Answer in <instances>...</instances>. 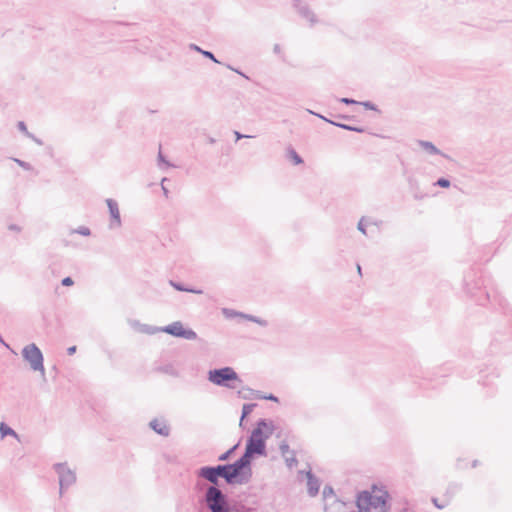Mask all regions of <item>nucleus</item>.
Wrapping results in <instances>:
<instances>
[{"mask_svg":"<svg viewBox=\"0 0 512 512\" xmlns=\"http://www.w3.org/2000/svg\"><path fill=\"white\" fill-rule=\"evenodd\" d=\"M209 380L216 385L228 386L229 381L238 380V374L231 368L214 369L209 372Z\"/></svg>","mask_w":512,"mask_h":512,"instance_id":"nucleus-5","label":"nucleus"},{"mask_svg":"<svg viewBox=\"0 0 512 512\" xmlns=\"http://www.w3.org/2000/svg\"><path fill=\"white\" fill-rule=\"evenodd\" d=\"M18 128H20V130L23 131L24 133H27V126L25 123L18 122Z\"/></svg>","mask_w":512,"mask_h":512,"instance_id":"nucleus-19","label":"nucleus"},{"mask_svg":"<svg viewBox=\"0 0 512 512\" xmlns=\"http://www.w3.org/2000/svg\"><path fill=\"white\" fill-rule=\"evenodd\" d=\"M342 127L347 128V129H354V130L360 131V129H355V128H352V127L347 126V125H342Z\"/></svg>","mask_w":512,"mask_h":512,"instance_id":"nucleus-26","label":"nucleus"},{"mask_svg":"<svg viewBox=\"0 0 512 512\" xmlns=\"http://www.w3.org/2000/svg\"><path fill=\"white\" fill-rule=\"evenodd\" d=\"M421 146L428 151L431 154H437L438 150L435 148V146L430 142H422Z\"/></svg>","mask_w":512,"mask_h":512,"instance_id":"nucleus-15","label":"nucleus"},{"mask_svg":"<svg viewBox=\"0 0 512 512\" xmlns=\"http://www.w3.org/2000/svg\"><path fill=\"white\" fill-rule=\"evenodd\" d=\"M204 55L213 58V54L211 52H204Z\"/></svg>","mask_w":512,"mask_h":512,"instance_id":"nucleus-25","label":"nucleus"},{"mask_svg":"<svg viewBox=\"0 0 512 512\" xmlns=\"http://www.w3.org/2000/svg\"><path fill=\"white\" fill-rule=\"evenodd\" d=\"M206 501L212 512L224 511V497L219 489L210 487L207 491Z\"/></svg>","mask_w":512,"mask_h":512,"instance_id":"nucleus-6","label":"nucleus"},{"mask_svg":"<svg viewBox=\"0 0 512 512\" xmlns=\"http://www.w3.org/2000/svg\"><path fill=\"white\" fill-rule=\"evenodd\" d=\"M16 162H17L18 164H20L22 167H24V168H26V169H30V166H29L27 163H25V162H23V161H20V160H16Z\"/></svg>","mask_w":512,"mask_h":512,"instance_id":"nucleus-20","label":"nucleus"},{"mask_svg":"<svg viewBox=\"0 0 512 512\" xmlns=\"http://www.w3.org/2000/svg\"><path fill=\"white\" fill-rule=\"evenodd\" d=\"M75 351H76V346H72V347L68 348V353H69V355L74 354V353H75Z\"/></svg>","mask_w":512,"mask_h":512,"instance_id":"nucleus-22","label":"nucleus"},{"mask_svg":"<svg viewBox=\"0 0 512 512\" xmlns=\"http://www.w3.org/2000/svg\"><path fill=\"white\" fill-rule=\"evenodd\" d=\"M287 158L295 165L302 163V158L293 149L287 151Z\"/></svg>","mask_w":512,"mask_h":512,"instance_id":"nucleus-12","label":"nucleus"},{"mask_svg":"<svg viewBox=\"0 0 512 512\" xmlns=\"http://www.w3.org/2000/svg\"><path fill=\"white\" fill-rule=\"evenodd\" d=\"M107 205L109 207V212H110V215H111L113 221L115 222L116 225H119L120 224V214H119V209H118L116 202L109 199V200H107Z\"/></svg>","mask_w":512,"mask_h":512,"instance_id":"nucleus-10","label":"nucleus"},{"mask_svg":"<svg viewBox=\"0 0 512 512\" xmlns=\"http://www.w3.org/2000/svg\"><path fill=\"white\" fill-rule=\"evenodd\" d=\"M388 498L386 490L373 486L369 491L359 493L356 500L357 508L359 512H383Z\"/></svg>","mask_w":512,"mask_h":512,"instance_id":"nucleus-1","label":"nucleus"},{"mask_svg":"<svg viewBox=\"0 0 512 512\" xmlns=\"http://www.w3.org/2000/svg\"><path fill=\"white\" fill-rule=\"evenodd\" d=\"M23 356L30 366L44 374L43 356L35 344H30L23 349Z\"/></svg>","mask_w":512,"mask_h":512,"instance_id":"nucleus-4","label":"nucleus"},{"mask_svg":"<svg viewBox=\"0 0 512 512\" xmlns=\"http://www.w3.org/2000/svg\"><path fill=\"white\" fill-rule=\"evenodd\" d=\"M74 480H75V476L72 472H67V473L63 474L60 478L61 489H63L65 483H70V482H73Z\"/></svg>","mask_w":512,"mask_h":512,"instance_id":"nucleus-14","label":"nucleus"},{"mask_svg":"<svg viewBox=\"0 0 512 512\" xmlns=\"http://www.w3.org/2000/svg\"><path fill=\"white\" fill-rule=\"evenodd\" d=\"M200 475L212 483H217L219 476L224 477V472L222 470V466H218L217 468H203Z\"/></svg>","mask_w":512,"mask_h":512,"instance_id":"nucleus-8","label":"nucleus"},{"mask_svg":"<svg viewBox=\"0 0 512 512\" xmlns=\"http://www.w3.org/2000/svg\"><path fill=\"white\" fill-rule=\"evenodd\" d=\"M79 232L83 235H88L89 234V230L88 228H82L81 230H79Z\"/></svg>","mask_w":512,"mask_h":512,"instance_id":"nucleus-23","label":"nucleus"},{"mask_svg":"<svg viewBox=\"0 0 512 512\" xmlns=\"http://www.w3.org/2000/svg\"><path fill=\"white\" fill-rule=\"evenodd\" d=\"M342 102H344V103H355V101H354V100H350V99H348V98H344V99H342Z\"/></svg>","mask_w":512,"mask_h":512,"instance_id":"nucleus-24","label":"nucleus"},{"mask_svg":"<svg viewBox=\"0 0 512 512\" xmlns=\"http://www.w3.org/2000/svg\"><path fill=\"white\" fill-rule=\"evenodd\" d=\"M280 448L282 455L286 458L287 461L295 462L294 452L290 449L288 444L283 443L281 444Z\"/></svg>","mask_w":512,"mask_h":512,"instance_id":"nucleus-11","label":"nucleus"},{"mask_svg":"<svg viewBox=\"0 0 512 512\" xmlns=\"http://www.w3.org/2000/svg\"><path fill=\"white\" fill-rule=\"evenodd\" d=\"M274 52L275 53H282V48L280 45H275L274 46Z\"/></svg>","mask_w":512,"mask_h":512,"instance_id":"nucleus-21","label":"nucleus"},{"mask_svg":"<svg viewBox=\"0 0 512 512\" xmlns=\"http://www.w3.org/2000/svg\"><path fill=\"white\" fill-rule=\"evenodd\" d=\"M250 458L243 455V457L235 464L222 466L224 478L228 483H241L249 478L251 475Z\"/></svg>","mask_w":512,"mask_h":512,"instance_id":"nucleus-3","label":"nucleus"},{"mask_svg":"<svg viewBox=\"0 0 512 512\" xmlns=\"http://www.w3.org/2000/svg\"><path fill=\"white\" fill-rule=\"evenodd\" d=\"M62 284L64 286H72L73 285V280L70 277H66V278L63 279Z\"/></svg>","mask_w":512,"mask_h":512,"instance_id":"nucleus-18","label":"nucleus"},{"mask_svg":"<svg viewBox=\"0 0 512 512\" xmlns=\"http://www.w3.org/2000/svg\"><path fill=\"white\" fill-rule=\"evenodd\" d=\"M0 433H1V437H6V436L17 437L15 432L4 423H1V425H0Z\"/></svg>","mask_w":512,"mask_h":512,"instance_id":"nucleus-13","label":"nucleus"},{"mask_svg":"<svg viewBox=\"0 0 512 512\" xmlns=\"http://www.w3.org/2000/svg\"><path fill=\"white\" fill-rule=\"evenodd\" d=\"M437 185L442 187V188H448L449 187V181L446 180V179H439L437 181Z\"/></svg>","mask_w":512,"mask_h":512,"instance_id":"nucleus-17","label":"nucleus"},{"mask_svg":"<svg viewBox=\"0 0 512 512\" xmlns=\"http://www.w3.org/2000/svg\"><path fill=\"white\" fill-rule=\"evenodd\" d=\"M253 407H254V404H245L243 406V415H242V419L245 418L246 416H248L252 410H253Z\"/></svg>","mask_w":512,"mask_h":512,"instance_id":"nucleus-16","label":"nucleus"},{"mask_svg":"<svg viewBox=\"0 0 512 512\" xmlns=\"http://www.w3.org/2000/svg\"><path fill=\"white\" fill-rule=\"evenodd\" d=\"M266 399H268V400H275L276 401V398H274L273 396L266 397Z\"/></svg>","mask_w":512,"mask_h":512,"instance_id":"nucleus-27","label":"nucleus"},{"mask_svg":"<svg viewBox=\"0 0 512 512\" xmlns=\"http://www.w3.org/2000/svg\"><path fill=\"white\" fill-rule=\"evenodd\" d=\"M273 433V426L264 421L259 422L257 428L252 432L247 444L245 456L251 459L254 454H263L265 449V439Z\"/></svg>","mask_w":512,"mask_h":512,"instance_id":"nucleus-2","label":"nucleus"},{"mask_svg":"<svg viewBox=\"0 0 512 512\" xmlns=\"http://www.w3.org/2000/svg\"><path fill=\"white\" fill-rule=\"evenodd\" d=\"M150 426L159 435L167 436L169 434V427L163 421L155 419L150 423Z\"/></svg>","mask_w":512,"mask_h":512,"instance_id":"nucleus-9","label":"nucleus"},{"mask_svg":"<svg viewBox=\"0 0 512 512\" xmlns=\"http://www.w3.org/2000/svg\"><path fill=\"white\" fill-rule=\"evenodd\" d=\"M164 333H168L169 335H174L177 337H182L185 339H194L196 334L183 326L181 322H174L169 326L162 328Z\"/></svg>","mask_w":512,"mask_h":512,"instance_id":"nucleus-7","label":"nucleus"}]
</instances>
